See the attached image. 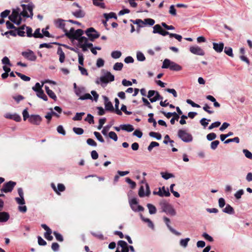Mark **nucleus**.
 Wrapping results in <instances>:
<instances>
[{
  "label": "nucleus",
  "instance_id": "obj_1",
  "mask_svg": "<svg viewBox=\"0 0 252 252\" xmlns=\"http://www.w3.org/2000/svg\"><path fill=\"white\" fill-rule=\"evenodd\" d=\"M21 7L13 9L11 15H9V19L14 24L19 25L22 22V18H32L33 9L34 5L31 3L28 4H22Z\"/></svg>",
  "mask_w": 252,
  "mask_h": 252
},
{
  "label": "nucleus",
  "instance_id": "obj_2",
  "mask_svg": "<svg viewBox=\"0 0 252 252\" xmlns=\"http://www.w3.org/2000/svg\"><path fill=\"white\" fill-rule=\"evenodd\" d=\"M161 67L162 68H169L171 70L176 71H180L182 69L181 65L167 59L164 60Z\"/></svg>",
  "mask_w": 252,
  "mask_h": 252
},
{
  "label": "nucleus",
  "instance_id": "obj_3",
  "mask_svg": "<svg viewBox=\"0 0 252 252\" xmlns=\"http://www.w3.org/2000/svg\"><path fill=\"white\" fill-rule=\"evenodd\" d=\"M84 33V31L81 29L74 31L73 28H70L69 32L66 33V36L70 39L78 40Z\"/></svg>",
  "mask_w": 252,
  "mask_h": 252
},
{
  "label": "nucleus",
  "instance_id": "obj_4",
  "mask_svg": "<svg viewBox=\"0 0 252 252\" xmlns=\"http://www.w3.org/2000/svg\"><path fill=\"white\" fill-rule=\"evenodd\" d=\"M114 76L109 71H107L103 76H101L99 78V81L97 80L95 83L97 84H99L101 83V85L102 87H104L109 82H112L114 80Z\"/></svg>",
  "mask_w": 252,
  "mask_h": 252
},
{
  "label": "nucleus",
  "instance_id": "obj_5",
  "mask_svg": "<svg viewBox=\"0 0 252 252\" xmlns=\"http://www.w3.org/2000/svg\"><path fill=\"white\" fill-rule=\"evenodd\" d=\"M160 205L162 209V212L172 216H174L176 215V212L171 204L164 201L160 202Z\"/></svg>",
  "mask_w": 252,
  "mask_h": 252
},
{
  "label": "nucleus",
  "instance_id": "obj_6",
  "mask_svg": "<svg viewBox=\"0 0 252 252\" xmlns=\"http://www.w3.org/2000/svg\"><path fill=\"white\" fill-rule=\"evenodd\" d=\"M55 24L57 28L62 29L64 32L66 36V33L69 32L68 28L70 26L68 21L58 19L55 21Z\"/></svg>",
  "mask_w": 252,
  "mask_h": 252
},
{
  "label": "nucleus",
  "instance_id": "obj_7",
  "mask_svg": "<svg viewBox=\"0 0 252 252\" xmlns=\"http://www.w3.org/2000/svg\"><path fill=\"white\" fill-rule=\"evenodd\" d=\"M178 136L183 142L189 143L192 141L193 138L190 133L187 132L185 130L179 129L178 131Z\"/></svg>",
  "mask_w": 252,
  "mask_h": 252
},
{
  "label": "nucleus",
  "instance_id": "obj_8",
  "mask_svg": "<svg viewBox=\"0 0 252 252\" xmlns=\"http://www.w3.org/2000/svg\"><path fill=\"white\" fill-rule=\"evenodd\" d=\"M128 202L130 207L132 211L135 212L143 211L144 208L141 205H138V202L136 198L129 199Z\"/></svg>",
  "mask_w": 252,
  "mask_h": 252
},
{
  "label": "nucleus",
  "instance_id": "obj_9",
  "mask_svg": "<svg viewBox=\"0 0 252 252\" xmlns=\"http://www.w3.org/2000/svg\"><path fill=\"white\" fill-rule=\"evenodd\" d=\"M85 33L88 37V39L92 41H94L95 39L99 37L100 35L98 32L94 28H90L88 29L85 31Z\"/></svg>",
  "mask_w": 252,
  "mask_h": 252
},
{
  "label": "nucleus",
  "instance_id": "obj_10",
  "mask_svg": "<svg viewBox=\"0 0 252 252\" xmlns=\"http://www.w3.org/2000/svg\"><path fill=\"white\" fill-rule=\"evenodd\" d=\"M72 6H76L78 8L76 10H74L72 11V14L77 18H83L85 15V12L81 9V7L79 6L78 3L76 2H74L72 5Z\"/></svg>",
  "mask_w": 252,
  "mask_h": 252
},
{
  "label": "nucleus",
  "instance_id": "obj_11",
  "mask_svg": "<svg viewBox=\"0 0 252 252\" xmlns=\"http://www.w3.org/2000/svg\"><path fill=\"white\" fill-rule=\"evenodd\" d=\"M16 184V182L12 181L8 182L3 185L1 191L5 193L11 192Z\"/></svg>",
  "mask_w": 252,
  "mask_h": 252
},
{
  "label": "nucleus",
  "instance_id": "obj_12",
  "mask_svg": "<svg viewBox=\"0 0 252 252\" xmlns=\"http://www.w3.org/2000/svg\"><path fill=\"white\" fill-rule=\"evenodd\" d=\"M16 202L20 205L18 207V210L22 213H26L27 211L26 206L24 205L25 201L24 197H16Z\"/></svg>",
  "mask_w": 252,
  "mask_h": 252
},
{
  "label": "nucleus",
  "instance_id": "obj_13",
  "mask_svg": "<svg viewBox=\"0 0 252 252\" xmlns=\"http://www.w3.org/2000/svg\"><path fill=\"white\" fill-rule=\"evenodd\" d=\"M22 55L26 59L30 61H35L36 60V56L34 53L31 50H27L21 53Z\"/></svg>",
  "mask_w": 252,
  "mask_h": 252
},
{
  "label": "nucleus",
  "instance_id": "obj_14",
  "mask_svg": "<svg viewBox=\"0 0 252 252\" xmlns=\"http://www.w3.org/2000/svg\"><path fill=\"white\" fill-rule=\"evenodd\" d=\"M190 52L196 55L204 56L205 55L204 51L198 46H192L189 47Z\"/></svg>",
  "mask_w": 252,
  "mask_h": 252
},
{
  "label": "nucleus",
  "instance_id": "obj_15",
  "mask_svg": "<svg viewBox=\"0 0 252 252\" xmlns=\"http://www.w3.org/2000/svg\"><path fill=\"white\" fill-rule=\"evenodd\" d=\"M42 120V118L39 115H31L29 121L32 125H39Z\"/></svg>",
  "mask_w": 252,
  "mask_h": 252
},
{
  "label": "nucleus",
  "instance_id": "obj_16",
  "mask_svg": "<svg viewBox=\"0 0 252 252\" xmlns=\"http://www.w3.org/2000/svg\"><path fill=\"white\" fill-rule=\"evenodd\" d=\"M162 189L163 190V193H162L161 190V189H158V191H154L153 192V194H155V195H158L160 197H163V196H166V197H168L170 195V193L169 192V189L168 188H165V187L164 186L162 187Z\"/></svg>",
  "mask_w": 252,
  "mask_h": 252
},
{
  "label": "nucleus",
  "instance_id": "obj_17",
  "mask_svg": "<svg viewBox=\"0 0 252 252\" xmlns=\"http://www.w3.org/2000/svg\"><path fill=\"white\" fill-rule=\"evenodd\" d=\"M146 191L144 192V188L143 186H141L139 189L138 195L140 197H143L144 196H149L150 194V188L148 184L146 185Z\"/></svg>",
  "mask_w": 252,
  "mask_h": 252
},
{
  "label": "nucleus",
  "instance_id": "obj_18",
  "mask_svg": "<svg viewBox=\"0 0 252 252\" xmlns=\"http://www.w3.org/2000/svg\"><path fill=\"white\" fill-rule=\"evenodd\" d=\"M163 219L164 220V221L165 222L167 227H168V228L169 229V230L172 232L173 233H174V234H175L176 235H177V236H180L181 235V233L179 232H178L175 229H174V228H173L169 224V223H170V219L168 218H167L166 217H164L163 218Z\"/></svg>",
  "mask_w": 252,
  "mask_h": 252
},
{
  "label": "nucleus",
  "instance_id": "obj_19",
  "mask_svg": "<svg viewBox=\"0 0 252 252\" xmlns=\"http://www.w3.org/2000/svg\"><path fill=\"white\" fill-rule=\"evenodd\" d=\"M104 100L105 108L106 110L113 111L114 107L112 103L109 100L108 98L106 96H103Z\"/></svg>",
  "mask_w": 252,
  "mask_h": 252
},
{
  "label": "nucleus",
  "instance_id": "obj_20",
  "mask_svg": "<svg viewBox=\"0 0 252 252\" xmlns=\"http://www.w3.org/2000/svg\"><path fill=\"white\" fill-rule=\"evenodd\" d=\"M213 45V48L216 52L220 53L222 51L224 47V44L222 42H220L219 43L214 42Z\"/></svg>",
  "mask_w": 252,
  "mask_h": 252
},
{
  "label": "nucleus",
  "instance_id": "obj_21",
  "mask_svg": "<svg viewBox=\"0 0 252 252\" xmlns=\"http://www.w3.org/2000/svg\"><path fill=\"white\" fill-rule=\"evenodd\" d=\"M10 218L9 214L5 212H0V222H6Z\"/></svg>",
  "mask_w": 252,
  "mask_h": 252
},
{
  "label": "nucleus",
  "instance_id": "obj_22",
  "mask_svg": "<svg viewBox=\"0 0 252 252\" xmlns=\"http://www.w3.org/2000/svg\"><path fill=\"white\" fill-rule=\"evenodd\" d=\"M222 212L229 215L234 214L235 213L234 209L229 204H226L225 207L222 209Z\"/></svg>",
  "mask_w": 252,
  "mask_h": 252
},
{
  "label": "nucleus",
  "instance_id": "obj_23",
  "mask_svg": "<svg viewBox=\"0 0 252 252\" xmlns=\"http://www.w3.org/2000/svg\"><path fill=\"white\" fill-rule=\"evenodd\" d=\"M120 127L122 130L127 132H131L134 130L133 126L130 124L122 125Z\"/></svg>",
  "mask_w": 252,
  "mask_h": 252
},
{
  "label": "nucleus",
  "instance_id": "obj_24",
  "mask_svg": "<svg viewBox=\"0 0 252 252\" xmlns=\"http://www.w3.org/2000/svg\"><path fill=\"white\" fill-rule=\"evenodd\" d=\"M36 95L38 97L42 99L44 101L48 100V97L47 95L44 93L43 90H39L36 92Z\"/></svg>",
  "mask_w": 252,
  "mask_h": 252
},
{
  "label": "nucleus",
  "instance_id": "obj_25",
  "mask_svg": "<svg viewBox=\"0 0 252 252\" xmlns=\"http://www.w3.org/2000/svg\"><path fill=\"white\" fill-rule=\"evenodd\" d=\"M140 218L144 222L148 223L149 227L154 229V224L149 219L144 218L142 214H140Z\"/></svg>",
  "mask_w": 252,
  "mask_h": 252
},
{
  "label": "nucleus",
  "instance_id": "obj_26",
  "mask_svg": "<svg viewBox=\"0 0 252 252\" xmlns=\"http://www.w3.org/2000/svg\"><path fill=\"white\" fill-rule=\"evenodd\" d=\"M160 174L162 178H163L164 180H167L170 178L175 177V176L173 174L168 173L167 172H161Z\"/></svg>",
  "mask_w": 252,
  "mask_h": 252
},
{
  "label": "nucleus",
  "instance_id": "obj_27",
  "mask_svg": "<svg viewBox=\"0 0 252 252\" xmlns=\"http://www.w3.org/2000/svg\"><path fill=\"white\" fill-rule=\"evenodd\" d=\"M57 54L59 55V61L61 63H63L65 59V54L63 52L62 49L61 48H58L57 51Z\"/></svg>",
  "mask_w": 252,
  "mask_h": 252
},
{
  "label": "nucleus",
  "instance_id": "obj_28",
  "mask_svg": "<svg viewBox=\"0 0 252 252\" xmlns=\"http://www.w3.org/2000/svg\"><path fill=\"white\" fill-rule=\"evenodd\" d=\"M147 207L149 210V212L151 215L155 214L157 212V209L156 207L152 204L148 203Z\"/></svg>",
  "mask_w": 252,
  "mask_h": 252
},
{
  "label": "nucleus",
  "instance_id": "obj_29",
  "mask_svg": "<svg viewBox=\"0 0 252 252\" xmlns=\"http://www.w3.org/2000/svg\"><path fill=\"white\" fill-rule=\"evenodd\" d=\"M41 227L46 230V232L44 233V237H46L48 235H50L52 233L51 229L45 224H42Z\"/></svg>",
  "mask_w": 252,
  "mask_h": 252
},
{
  "label": "nucleus",
  "instance_id": "obj_30",
  "mask_svg": "<svg viewBox=\"0 0 252 252\" xmlns=\"http://www.w3.org/2000/svg\"><path fill=\"white\" fill-rule=\"evenodd\" d=\"M103 16L104 17L106 21H108V20L111 18H114L115 19H117V18L116 14L114 12H110L109 13H104L103 14Z\"/></svg>",
  "mask_w": 252,
  "mask_h": 252
},
{
  "label": "nucleus",
  "instance_id": "obj_31",
  "mask_svg": "<svg viewBox=\"0 0 252 252\" xmlns=\"http://www.w3.org/2000/svg\"><path fill=\"white\" fill-rule=\"evenodd\" d=\"M74 92L76 95L80 97L85 92V89L84 87H78V89H76Z\"/></svg>",
  "mask_w": 252,
  "mask_h": 252
},
{
  "label": "nucleus",
  "instance_id": "obj_32",
  "mask_svg": "<svg viewBox=\"0 0 252 252\" xmlns=\"http://www.w3.org/2000/svg\"><path fill=\"white\" fill-rule=\"evenodd\" d=\"M25 25H23L17 29H16V30L17 31V34H18L20 36H25V32L24 31L25 30Z\"/></svg>",
  "mask_w": 252,
  "mask_h": 252
},
{
  "label": "nucleus",
  "instance_id": "obj_33",
  "mask_svg": "<svg viewBox=\"0 0 252 252\" xmlns=\"http://www.w3.org/2000/svg\"><path fill=\"white\" fill-rule=\"evenodd\" d=\"M130 21L134 24L138 25L139 27H143L144 26V21L141 19H136L135 20H130Z\"/></svg>",
  "mask_w": 252,
  "mask_h": 252
},
{
  "label": "nucleus",
  "instance_id": "obj_34",
  "mask_svg": "<svg viewBox=\"0 0 252 252\" xmlns=\"http://www.w3.org/2000/svg\"><path fill=\"white\" fill-rule=\"evenodd\" d=\"M136 58L138 61L143 62L146 58L144 55L140 51H138L136 53Z\"/></svg>",
  "mask_w": 252,
  "mask_h": 252
},
{
  "label": "nucleus",
  "instance_id": "obj_35",
  "mask_svg": "<svg viewBox=\"0 0 252 252\" xmlns=\"http://www.w3.org/2000/svg\"><path fill=\"white\" fill-rule=\"evenodd\" d=\"M78 46L87 44L88 41V38L85 36L81 37L78 40Z\"/></svg>",
  "mask_w": 252,
  "mask_h": 252
},
{
  "label": "nucleus",
  "instance_id": "obj_36",
  "mask_svg": "<svg viewBox=\"0 0 252 252\" xmlns=\"http://www.w3.org/2000/svg\"><path fill=\"white\" fill-rule=\"evenodd\" d=\"M93 3L96 6H99L101 8H104L105 4L102 2L103 0H93Z\"/></svg>",
  "mask_w": 252,
  "mask_h": 252
},
{
  "label": "nucleus",
  "instance_id": "obj_37",
  "mask_svg": "<svg viewBox=\"0 0 252 252\" xmlns=\"http://www.w3.org/2000/svg\"><path fill=\"white\" fill-rule=\"evenodd\" d=\"M122 56V53L120 51H114L111 53V57L113 59H118Z\"/></svg>",
  "mask_w": 252,
  "mask_h": 252
},
{
  "label": "nucleus",
  "instance_id": "obj_38",
  "mask_svg": "<svg viewBox=\"0 0 252 252\" xmlns=\"http://www.w3.org/2000/svg\"><path fill=\"white\" fill-rule=\"evenodd\" d=\"M189 240L190 239L189 238L181 239L180 241V246L183 247L184 248H186Z\"/></svg>",
  "mask_w": 252,
  "mask_h": 252
},
{
  "label": "nucleus",
  "instance_id": "obj_39",
  "mask_svg": "<svg viewBox=\"0 0 252 252\" xmlns=\"http://www.w3.org/2000/svg\"><path fill=\"white\" fill-rule=\"evenodd\" d=\"M123 65L122 63H116L113 66V69L116 71H120L122 69Z\"/></svg>",
  "mask_w": 252,
  "mask_h": 252
},
{
  "label": "nucleus",
  "instance_id": "obj_40",
  "mask_svg": "<svg viewBox=\"0 0 252 252\" xmlns=\"http://www.w3.org/2000/svg\"><path fill=\"white\" fill-rule=\"evenodd\" d=\"M149 135L152 137L155 138L157 140H160L161 138V135L160 133L156 132H150L149 133Z\"/></svg>",
  "mask_w": 252,
  "mask_h": 252
},
{
  "label": "nucleus",
  "instance_id": "obj_41",
  "mask_svg": "<svg viewBox=\"0 0 252 252\" xmlns=\"http://www.w3.org/2000/svg\"><path fill=\"white\" fill-rule=\"evenodd\" d=\"M32 36L35 38H42L43 37V34L40 32V29L38 28L35 30L34 32L32 34Z\"/></svg>",
  "mask_w": 252,
  "mask_h": 252
},
{
  "label": "nucleus",
  "instance_id": "obj_42",
  "mask_svg": "<svg viewBox=\"0 0 252 252\" xmlns=\"http://www.w3.org/2000/svg\"><path fill=\"white\" fill-rule=\"evenodd\" d=\"M155 23V20L151 18H147L144 20V26L148 25L151 26L154 25Z\"/></svg>",
  "mask_w": 252,
  "mask_h": 252
},
{
  "label": "nucleus",
  "instance_id": "obj_43",
  "mask_svg": "<svg viewBox=\"0 0 252 252\" xmlns=\"http://www.w3.org/2000/svg\"><path fill=\"white\" fill-rule=\"evenodd\" d=\"M44 82H42V84L40 85L39 83H36L34 86L32 87V89L35 92H37L39 90H42Z\"/></svg>",
  "mask_w": 252,
  "mask_h": 252
},
{
  "label": "nucleus",
  "instance_id": "obj_44",
  "mask_svg": "<svg viewBox=\"0 0 252 252\" xmlns=\"http://www.w3.org/2000/svg\"><path fill=\"white\" fill-rule=\"evenodd\" d=\"M84 115L85 113L84 112L77 113L72 119L74 121H80L82 120V116Z\"/></svg>",
  "mask_w": 252,
  "mask_h": 252
},
{
  "label": "nucleus",
  "instance_id": "obj_45",
  "mask_svg": "<svg viewBox=\"0 0 252 252\" xmlns=\"http://www.w3.org/2000/svg\"><path fill=\"white\" fill-rule=\"evenodd\" d=\"M15 73L18 76L20 77L21 79L25 81H29L31 80L30 77L27 76L24 74H22L21 73L16 72Z\"/></svg>",
  "mask_w": 252,
  "mask_h": 252
},
{
  "label": "nucleus",
  "instance_id": "obj_46",
  "mask_svg": "<svg viewBox=\"0 0 252 252\" xmlns=\"http://www.w3.org/2000/svg\"><path fill=\"white\" fill-rule=\"evenodd\" d=\"M162 30L161 26L159 24H157L153 27V33H159L160 31Z\"/></svg>",
  "mask_w": 252,
  "mask_h": 252
},
{
  "label": "nucleus",
  "instance_id": "obj_47",
  "mask_svg": "<svg viewBox=\"0 0 252 252\" xmlns=\"http://www.w3.org/2000/svg\"><path fill=\"white\" fill-rule=\"evenodd\" d=\"M224 53L228 56L232 57L233 56L232 49L229 47H225L224 48Z\"/></svg>",
  "mask_w": 252,
  "mask_h": 252
},
{
  "label": "nucleus",
  "instance_id": "obj_48",
  "mask_svg": "<svg viewBox=\"0 0 252 252\" xmlns=\"http://www.w3.org/2000/svg\"><path fill=\"white\" fill-rule=\"evenodd\" d=\"M79 99L81 100H86V99L93 100V97L89 94H85L82 95V96H80V97H79Z\"/></svg>",
  "mask_w": 252,
  "mask_h": 252
},
{
  "label": "nucleus",
  "instance_id": "obj_49",
  "mask_svg": "<svg viewBox=\"0 0 252 252\" xmlns=\"http://www.w3.org/2000/svg\"><path fill=\"white\" fill-rule=\"evenodd\" d=\"M244 193V191L243 189L238 190L235 194L234 196L237 199H239L241 198V196Z\"/></svg>",
  "mask_w": 252,
  "mask_h": 252
},
{
  "label": "nucleus",
  "instance_id": "obj_50",
  "mask_svg": "<svg viewBox=\"0 0 252 252\" xmlns=\"http://www.w3.org/2000/svg\"><path fill=\"white\" fill-rule=\"evenodd\" d=\"M108 136L110 138L113 139L114 141L118 140V136L116 133L114 131H110L108 133Z\"/></svg>",
  "mask_w": 252,
  "mask_h": 252
},
{
  "label": "nucleus",
  "instance_id": "obj_51",
  "mask_svg": "<svg viewBox=\"0 0 252 252\" xmlns=\"http://www.w3.org/2000/svg\"><path fill=\"white\" fill-rule=\"evenodd\" d=\"M94 134L95 135V136L96 138V139L99 142H100L101 143H104V140L103 138V137L101 136V135L100 134V133H99L98 132H97V131H94Z\"/></svg>",
  "mask_w": 252,
  "mask_h": 252
},
{
  "label": "nucleus",
  "instance_id": "obj_52",
  "mask_svg": "<svg viewBox=\"0 0 252 252\" xmlns=\"http://www.w3.org/2000/svg\"><path fill=\"white\" fill-rule=\"evenodd\" d=\"M217 137V135L214 132L210 133L207 135L206 138L208 141H212L215 139Z\"/></svg>",
  "mask_w": 252,
  "mask_h": 252
},
{
  "label": "nucleus",
  "instance_id": "obj_53",
  "mask_svg": "<svg viewBox=\"0 0 252 252\" xmlns=\"http://www.w3.org/2000/svg\"><path fill=\"white\" fill-rule=\"evenodd\" d=\"M158 143L155 141H153L150 144V145L148 147V150L150 152L152 151L153 148L158 147Z\"/></svg>",
  "mask_w": 252,
  "mask_h": 252
},
{
  "label": "nucleus",
  "instance_id": "obj_54",
  "mask_svg": "<svg viewBox=\"0 0 252 252\" xmlns=\"http://www.w3.org/2000/svg\"><path fill=\"white\" fill-rule=\"evenodd\" d=\"M85 121L88 122L89 124H94V117L90 114H88L87 117L85 118Z\"/></svg>",
  "mask_w": 252,
  "mask_h": 252
},
{
  "label": "nucleus",
  "instance_id": "obj_55",
  "mask_svg": "<svg viewBox=\"0 0 252 252\" xmlns=\"http://www.w3.org/2000/svg\"><path fill=\"white\" fill-rule=\"evenodd\" d=\"M210 121V119H207L206 118H202L200 121V124L204 126V127H206L208 125V122Z\"/></svg>",
  "mask_w": 252,
  "mask_h": 252
},
{
  "label": "nucleus",
  "instance_id": "obj_56",
  "mask_svg": "<svg viewBox=\"0 0 252 252\" xmlns=\"http://www.w3.org/2000/svg\"><path fill=\"white\" fill-rule=\"evenodd\" d=\"M126 183H127L128 184L130 185V187L132 189H134L135 188V187H136V183H135V182L133 181L132 180H131L130 178H126Z\"/></svg>",
  "mask_w": 252,
  "mask_h": 252
},
{
  "label": "nucleus",
  "instance_id": "obj_57",
  "mask_svg": "<svg viewBox=\"0 0 252 252\" xmlns=\"http://www.w3.org/2000/svg\"><path fill=\"white\" fill-rule=\"evenodd\" d=\"M53 234L55 236V237H56V239L60 241V242H63V237L62 236V235L59 233L58 232H57V231H54L53 232Z\"/></svg>",
  "mask_w": 252,
  "mask_h": 252
},
{
  "label": "nucleus",
  "instance_id": "obj_58",
  "mask_svg": "<svg viewBox=\"0 0 252 252\" xmlns=\"http://www.w3.org/2000/svg\"><path fill=\"white\" fill-rule=\"evenodd\" d=\"M220 143V142L219 140H215L211 142V149L215 150L217 149V147L218 146L219 144Z\"/></svg>",
  "mask_w": 252,
  "mask_h": 252
},
{
  "label": "nucleus",
  "instance_id": "obj_59",
  "mask_svg": "<svg viewBox=\"0 0 252 252\" xmlns=\"http://www.w3.org/2000/svg\"><path fill=\"white\" fill-rule=\"evenodd\" d=\"M73 131L78 135H81L84 133L83 129L80 127H74Z\"/></svg>",
  "mask_w": 252,
  "mask_h": 252
},
{
  "label": "nucleus",
  "instance_id": "obj_60",
  "mask_svg": "<svg viewBox=\"0 0 252 252\" xmlns=\"http://www.w3.org/2000/svg\"><path fill=\"white\" fill-rule=\"evenodd\" d=\"M243 152L244 154L246 157L252 159V154L251 152L247 149H244Z\"/></svg>",
  "mask_w": 252,
  "mask_h": 252
},
{
  "label": "nucleus",
  "instance_id": "obj_61",
  "mask_svg": "<svg viewBox=\"0 0 252 252\" xmlns=\"http://www.w3.org/2000/svg\"><path fill=\"white\" fill-rule=\"evenodd\" d=\"M202 237L205 239L208 240L209 242H213L214 240L213 237L210 236L208 234H207L206 232H204L202 234Z\"/></svg>",
  "mask_w": 252,
  "mask_h": 252
},
{
  "label": "nucleus",
  "instance_id": "obj_62",
  "mask_svg": "<svg viewBox=\"0 0 252 252\" xmlns=\"http://www.w3.org/2000/svg\"><path fill=\"white\" fill-rule=\"evenodd\" d=\"M220 125V122L217 121L213 123L208 127L209 129H212L214 128L218 127Z\"/></svg>",
  "mask_w": 252,
  "mask_h": 252
},
{
  "label": "nucleus",
  "instance_id": "obj_63",
  "mask_svg": "<svg viewBox=\"0 0 252 252\" xmlns=\"http://www.w3.org/2000/svg\"><path fill=\"white\" fill-rule=\"evenodd\" d=\"M87 143L91 146L96 147L97 145L95 141L91 138H89L87 140Z\"/></svg>",
  "mask_w": 252,
  "mask_h": 252
},
{
  "label": "nucleus",
  "instance_id": "obj_64",
  "mask_svg": "<svg viewBox=\"0 0 252 252\" xmlns=\"http://www.w3.org/2000/svg\"><path fill=\"white\" fill-rule=\"evenodd\" d=\"M110 127H111L110 125H107L103 127V129L101 131V132L103 135H104V136L107 135V132L109 131Z\"/></svg>",
  "mask_w": 252,
  "mask_h": 252
}]
</instances>
